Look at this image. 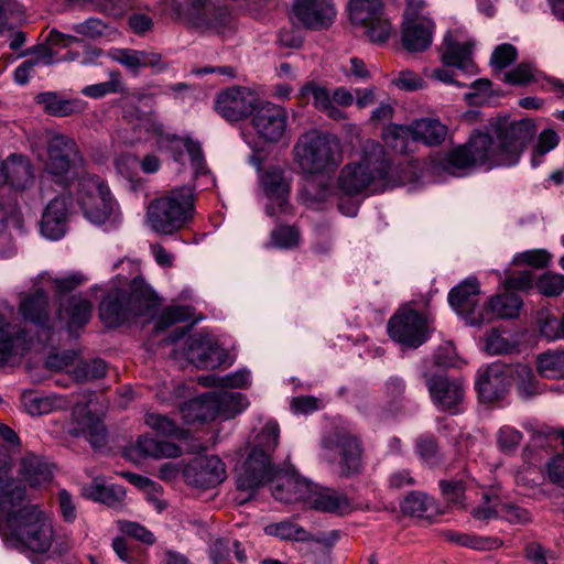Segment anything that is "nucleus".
I'll list each match as a JSON object with an SVG mask.
<instances>
[{"label":"nucleus","mask_w":564,"mask_h":564,"mask_svg":"<svg viewBox=\"0 0 564 564\" xmlns=\"http://www.w3.org/2000/svg\"><path fill=\"white\" fill-rule=\"evenodd\" d=\"M535 133L531 119L499 118L490 123L487 132H477L465 145L453 149L446 162L454 173L476 166H513Z\"/></svg>","instance_id":"obj_1"},{"label":"nucleus","mask_w":564,"mask_h":564,"mask_svg":"<svg viewBox=\"0 0 564 564\" xmlns=\"http://www.w3.org/2000/svg\"><path fill=\"white\" fill-rule=\"evenodd\" d=\"M10 470V463L0 458V535L11 547L46 552L54 538L52 520L37 506L23 505L24 488Z\"/></svg>","instance_id":"obj_2"},{"label":"nucleus","mask_w":564,"mask_h":564,"mask_svg":"<svg viewBox=\"0 0 564 564\" xmlns=\"http://www.w3.org/2000/svg\"><path fill=\"white\" fill-rule=\"evenodd\" d=\"M120 264L131 269L134 275L129 280L127 276L118 274L112 281L113 288L101 301L99 314L108 327L118 326L137 316L145 315L158 303L153 290L137 273L138 268L130 261L122 260Z\"/></svg>","instance_id":"obj_3"},{"label":"nucleus","mask_w":564,"mask_h":564,"mask_svg":"<svg viewBox=\"0 0 564 564\" xmlns=\"http://www.w3.org/2000/svg\"><path fill=\"white\" fill-rule=\"evenodd\" d=\"M31 150L42 165L41 193H44L45 180L62 188L68 187L76 174V166L83 163V155L75 139L55 130L42 131L32 141Z\"/></svg>","instance_id":"obj_4"},{"label":"nucleus","mask_w":564,"mask_h":564,"mask_svg":"<svg viewBox=\"0 0 564 564\" xmlns=\"http://www.w3.org/2000/svg\"><path fill=\"white\" fill-rule=\"evenodd\" d=\"M390 169V159L383 145L373 140H366L352 160L340 170L337 189L347 196H355L367 189H384Z\"/></svg>","instance_id":"obj_5"},{"label":"nucleus","mask_w":564,"mask_h":564,"mask_svg":"<svg viewBox=\"0 0 564 564\" xmlns=\"http://www.w3.org/2000/svg\"><path fill=\"white\" fill-rule=\"evenodd\" d=\"M280 429L276 422L269 421L256 435L251 449L237 469V487L242 491L253 492L269 481L275 485L285 482L286 473L293 469L279 470L272 463V453L279 443Z\"/></svg>","instance_id":"obj_6"},{"label":"nucleus","mask_w":564,"mask_h":564,"mask_svg":"<svg viewBox=\"0 0 564 564\" xmlns=\"http://www.w3.org/2000/svg\"><path fill=\"white\" fill-rule=\"evenodd\" d=\"M194 213V189L191 186L174 187L150 200L145 224L158 235H173L192 221Z\"/></svg>","instance_id":"obj_7"},{"label":"nucleus","mask_w":564,"mask_h":564,"mask_svg":"<svg viewBox=\"0 0 564 564\" xmlns=\"http://www.w3.org/2000/svg\"><path fill=\"white\" fill-rule=\"evenodd\" d=\"M130 124L133 134L131 137H120L124 143L141 142L152 138L160 149L169 150L176 162L182 161L183 150H185L195 174L205 173L206 165L200 144L191 138L167 132L154 113L142 115L135 121H131Z\"/></svg>","instance_id":"obj_8"},{"label":"nucleus","mask_w":564,"mask_h":564,"mask_svg":"<svg viewBox=\"0 0 564 564\" xmlns=\"http://www.w3.org/2000/svg\"><path fill=\"white\" fill-rule=\"evenodd\" d=\"M294 162L305 174H318L341 162L336 137L312 129L302 133L292 149Z\"/></svg>","instance_id":"obj_9"},{"label":"nucleus","mask_w":564,"mask_h":564,"mask_svg":"<svg viewBox=\"0 0 564 564\" xmlns=\"http://www.w3.org/2000/svg\"><path fill=\"white\" fill-rule=\"evenodd\" d=\"M272 495L276 500L284 502L306 501L313 509L323 512L343 514L351 508L345 495L329 488L313 490L312 484L301 478L295 471L286 473L285 482L274 485Z\"/></svg>","instance_id":"obj_10"},{"label":"nucleus","mask_w":564,"mask_h":564,"mask_svg":"<svg viewBox=\"0 0 564 564\" xmlns=\"http://www.w3.org/2000/svg\"><path fill=\"white\" fill-rule=\"evenodd\" d=\"M473 48L474 41L463 30L448 31L440 48L444 67L435 68L432 77L444 84L465 87V84L454 79L455 73L447 66L455 67L465 75H476L478 68L473 58Z\"/></svg>","instance_id":"obj_11"},{"label":"nucleus","mask_w":564,"mask_h":564,"mask_svg":"<svg viewBox=\"0 0 564 564\" xmlns=\"http://www.w3.org/2000/svg\"><path fill=\"white\" fill-rule=\"evenodd\" d=\"M319 458L335 467L343 477H351L362 469V447L350 433L334 432L324 436Z\"/></svg>","instance_id":"obj_12"},{"label":"nucleus","mask_w":564,"mask_h":564,"mask_svg":"<svg viewBox=\"0 0 564 564\" xmlns=\"http://www.w3.org/2000/svg\"><path fill=\"white\" fill-rule=\"evenodd\" d=\"M76 199L84 216L96 225L106 223L117 208L108 185L97 175L87 174L78 180Z\"/></svg>","instance_id":"obj_13"},{"label":"nucleus","mask_w":564,"mask_h":564,"mask_svg":"<svg viewBox=\"0 0 564 564\" xmlns=\"http://www.w3.org/2000/svg\"><path fill=\"white\" fill-rule=\"evenodd\" d=\"M33 335L22 326L15 310L0 302V367L14 364L30 350Z\"/></svg>","instance_id":"obj_14"},{"label":"nucleus","mask_w":564,"mask_h":564,"mask_svg":"<svg viewBox=\"0 0 564 564\" xmlns=\"http://www.w3.org/2000/svg\"><path fill=\"white\" fill-rule=\"evenodd\" d=\"M447 134V126L436 118L416 119L408 126L392 124L382 133L384 142L399 152L405 151V140L409 137L425 145L436 147L445 141Z\"/></svg>","instance_id":"obj_15"},{"label":"nucleus","mask_w":564,"mask_h":564,"mask_svg":"<svg viewBox=\"0 0 564 564\" xmlns=\"http://www.w3.org/2000/svg\"><path fill=\"white\" fill-rule=\"evenodd\" d=\"M348 11L351 23L364 28L372 43H386L395 34L382 0H349Z\"/></svg>","instance_id":"obj_16"},{"label":"nucleus","mask_w":564,"mask_h":564,"mask_svg":"<svg viewBox=\"0 0 564 564\" xmlns=\"http://www.w3.org/2000/svg\"><path fill=\"white\" fill-rule=\"evenodd\" d=\"M426 318L410 306L402 307L388 323L390 337L409 348H416L426 340Z\"/></svg>","instance_id":"obj_17"},{"label":"nucleus","mask_w":564,"mask_h":564,"mask_svg":"<svg viewBox=\"0 0 564 564\" xmlns=\"http://www.w3.org/2000/svg\"><path fill=\"white\" fill-rule=\"evenodd\" d=\"M260 102L258 94L242 86H232L220 91L215 99V110L225 120L236 122L246 119Z\"/></svg>","instance_id":"obj_18"},{"label":"nucleus","mask_w":564,"mask_h":564,"mask_svg":"<svg viewBox=\"0 0 564 564\" xmlns=\"http://www.w3.org/2000/svg\"><path fill=\"white\" fill-rule=\"evenodd\" d=\"M288 118L285 108L264 102L254 109L251 124L259 139L268 143H278L286 135Z\"/></svg>","instance_id":"obj_19"},{"label":"nucleus","mask_w":564,"mask_h":564,"mask_svg":"<svg viewBox=\"0 0 564 564\" xmlns=\"http://www.w3.org/2000/svg\"><path fill=\"white\" fill-rule=\"evenodd\" d=\"M479 291L478 280L467 278L448 294L449 305L469 326L479 327L486 324L482 306L478 305Z\"/></svg>","instance_id":"obj_20"},{"label":"nucleus","mask_w":564,"mask_h":564,"mask_svg":"<svg viewBox=\"0 0 564 564\" xmlns=\"http://www.w3.org/2000/svg\"><path fill=\"white\" fill-rule=\"evenodd\" d=\"M263 196L267 199L265 214L279 217L290 213L289 196L291 184L280 167H270L261 176Z\"/></svg>","instance_id":"obj_21"},{"label":"nucleus","mask_w":564,"mask_h":564,"mask_svg":"<svg viewBox=\"0 0 564 564\" xmlns=\"http://www.w3.org/2000/svg\"><path fill=\"white\" fill-rule=\"evenodd\" d=\"M185 481L197 488H210L226 478L225 465L217 456H199L183 469Z\"/></svg>","instance_id":"obj_22"},{"label":"nucleus","mask_w":564,"mask_h":564,"mask_svg":"<svg viewBox=\"0 0 564 564\" xmlns=\"http://www.w3.org/2000/svg\"><path fill=\"white\" fill-rule=\"evenodd\" d=\"M512 366L495 361L479 372L476 382L479 397L494 402L506 395L511 384Z\"/></svg>","instance_id":"obj_23"},{"label":"nucleus","mask_w":564,"mask_h":564,"mask_svg":"<svg viewBox=\"0 0 564 564\" xmlns=\"http://www.w3.org/2000/svg\"><path fill=\"white\" fill-rule=\"evenodd\" d=\"M122 1L124 4H131L134 0ZM214 2L215 0H155L163 13L193 26L206 24V13L213 9Z\"/></svg>","instance_id":"obj_24"},{"label":"nucleus","mask_w":564,"mask_h":564,"mask_svg":"<svg viewBox=\"0 0 564 564\" xmlns=\"http://www.w3.org/2000/svg\"><path fill=\"white\" fill-rule=\"evenodd\" d=\"M187 358L197 368L214 369L225 359V350L208 334L199 333L187 339Z\"/></svg>","instance_id":"obj_25"},{"label":"nucleus","mask_w":564,"mask_h":564,"mask_svg":"<svg viewBox=\"0 0 564 564\" xmlns=\"http://www.w3.org/2000/svg\"><path fill=\"white\" fill-rule=\"evenodd\" d=\"M433 403L442 411H456L464 400V384L458 379L433 376L426 380Z\"/></svg>","instance_id":"obj_26"},{"label":"nucleus","mask_w":564,"mask_h":564,"mask_svg":"<svg viewBox=\"0 0 564 564\" xmlns=\"http://www.w3.org/2000/svg\"><path fill=\"white\" fill-rule=\"evenodd\" d=\"M293 14L305 28L321 30L333 23L336 11L330 0H296Z\"/></svg>","instance_id":"obj_27"},{"label":"nucleus","mask_w":564,"mask_h":564,"mask_svg":"<svg viewBox=\"0 0 564 564\" xmlns=\"http://www.w3.org/2000/svg\"><path fill=\"white\" fill-rule=\"evenodd\" d=\"M19 314L25 322H30L39 329L50 328V304L47 293L34 283V291L21 295Z\"/></svg>","instance_id":"obj_28"},{"label":"nucleus","mask_w":564,"mask_h":564,"mask_svg":"<svg viewBox=\"0 0 564 564\" xmlns=\"http://www.w3.org/2000/svg\"><path fill=\"white\" fill-rule=\"evenodd\" d=\"M18 474L20 480L32 488H44L53 479V465L44 457L26 452L19 460Z\"/></svg>","instance_id":"obj_29"},{"label":"nucleus","mask_w":564,"mask_h":564,"mask_svg":"<svg viewBox=\"0 0 564 564\" xmlns=\"http://www.w3.org/2000/svg\"><path fill=\"white\" fill-rule=\"evenodd\" d=\"M68 224V200L65 196L53 198L43 212L41 232L51 240H58L66 234Z\"/></svg>","instance_id":"obj_30"},{"label":"nucleus","mask_w":564,"mask_h":564,"mask_svg":"<svg viewBox=\"0 0 564 564\" xmlns=\"http://www.w3.org/2000/svg\"><path fill=\"white\" fill-rule=\"evenodd\" d=\"M3 176L6 184L15 191H25L35 183L34 166L29 158L22 154H10L4 159Z\"/></svg>","instance_id":"obj_31"},{"label":"nucleus","mask_w":564,"mask_h":564,"mask_svg":"<svg viewBox=\"0 0 564 564\" xmlns=\"http://www.w3.org/2000/svg\"><path fill=\"white\" fill-rule=\"evenodd\" d=\"M434 22L431 19L403 22L402 43L409 52H422L432 44Z\"/></svg>","instance_id":"obj_32"},{"label":"nucleus","mask_w":564,"mask_h":564,"mask_svg":"<svg viewBox=\"0 0 564 564\" xmlns=\"http://www.w3.org/2000/svg\"><path fill=\"white\" fill-rule=\"evenodd\" d=\"M521 306L520 296L505 290V293L491 296L488 304L482 306L486 324L495 318H514L519 315Z\"/></svg>","instance_id":"obj_33"},{"label":"nucleus","mask_w":564,"mask_h":564,"mask_svg":"<svg viewBox=\"0 0 564 564\" xmlns=\"http://www.w3.org/2000/svg\"><path fill=\"white\" fill-rule=\"evenodd\" d=\"M300 97L305 101H313L316 109L334 120H341L345 113L333 104L330 91L315 82L306 83L300 90Z\"/></svg>","instance_id":"obj_34"},{"label":"nucleus","mask_w":564,"mask_h":564,"mask_svg":"<svg viewBox=\"0 0 564 564\" xmlns=\"http://www.w3.org/2000/svg\"><path fill=\"white\" fill-rule=\"evenodd\" d=\"M93 304L82 295H72L66 299L58 310V317L65 321L69 328L83 326L88 323Z\"/></svg>","instance_id":"obj_35"},{"label":"nucleus","mask_w":564,"mask_h":564,"mask_svg":"<svg viewBox=\"0 0 564 564\" xmlns=\"http://www.w3.org/2000/svg\"><path fill=\"white\" fill-rule=\"evenodd\" d=\"M83 495L109 507H117L126 497V489L120 485H106L104 479L97 477L83 488Z\"/></svg>","instance_id":"obj_36"},{"label":"nucleus","mask_w":564,"mask_h":564,"mask_svg":"<svg viewBox=\"0 0 564 564\" xmlns=\"http://www.w3.org/2000/svg\"><path fill=\"white\" fill-rule=\"evenodd\" d=\"M217 405L213 404L209 392L184 403L180 413L185 423L206 422L217 416Z\"/></svg>","instance_id":"obj_37"},{"label":"nucleus","mask_w":564,"mask_h":564,"mask_svg":"<svg viewBox=\"0 0 564 564\" xmlns=\"http://www.w3.org/2000/svg\"><path fill=\"white\" fill-rule=\"evenodd\" d=\"M35 100L44 111L55 117H66L82 110V104L76 99H66L56 91H44L36 95Z\"/></svg>","instance_id":"obj_38"},{"label":"nucleus","mask_w":564,"mask_h":564,"mask_svg":"<svg viewBox=\"0 0 564 564\" xmlns=\"http://www.w3.org/2000/svg\"><path fill=\"white\" fill-rule=\"evenodd\" d=\"M85 411L86 409L83 406H77L74 410V416L79 424L74 432L83 434L94 447L102 446L106 442V429L99 419L89 413L85 414Z\"/></svg>","instance_id":"obj_39"},{"label":"nucleus","mask_w":564,"mask_h":564,"mask_svg":"<svg viewBox=\"0 0 564 564\" xmlns=\"http://www.w3.org/2000/svg\"><path fill=\"white\" fill-rule=\"evenodd\" d=\"M21 404L26 413L37 416L62 409L65 401L57 395H43L34 391H24L21 394Z\"/></svg>","instance_id":"obj_40"},{"label":"nucleus","mask_w":564,"mask_h":564,"mask_svg":"<svg viewBox=\"0 0 564 564\" xmlns=\"http://www.w3.org/2000/svg\"><path fill=\"white\" fill-rule=\"evenodd\" d=\"M518 395L523 400L532 399L544 392V386L527 365L512 366V377Z\"/></svg>","instance_id":"obj_41"},{"label":"nucleus","mask_w":564,"mask_h":564,"mask_svg":"<svg viewBox=\"0 0 564 564\" xmlns=\"http://www.w3.org/2000/svg\"><path fill=\"white\" fill-rule=\"evenodd\" d=\"M213 404L217 405V415L230 419L241 413L249 405L246 397L239 392L226 390L209 392Z\"/></svg>","instance_id":"obj_42"},{"label":"nucleus","mask_w":564,"mask_h":564,"mask_svg":"<svg viewBox=\"0 0 564 564\" xmlns=\"http://www.w3.org/2000/svg\"><path fill=\"white\" fill-rule=\"evenodd\" d=\"M335 188L329 180L324 177L314 178L306 183L302 192V199L307 207L319 209L324 203H327L335 196Z\"/></svg>","instance_id":"obj_43"},{"label":"nucleus","mask_w":564,"mask_h":564,"mask_svg":"<svg viewBox=\"0 0 564 564\" xmlns=\"http://www.w3.org/2000/svg\"><path fill=\"white\" fill-rule=\"evenodd\" d=\"M137 448L143 456L153 458H174L182 454V449L176 444L158 441L148 435L138 438Z\"/></svg>","instance_id":"obj_44"},{"label":"nucleus","mask_w":564,"mask_h":564,"mask_svg":"<svg viewBox=\"0 0 564 564\" xmlns=\"http://www.w3.org/2000/svg\"><path fill=\"white\" fill-rule=\"evenodd\" d=\"M538 372L549 379H564V349L547 350L538 356Z\"/></svg>","instance_id":"obj_45"},{"label":"nucleus","mask_w":564,"mask_h":564,"mask_svg":"<svg viewBox=\"0 0 564 564\" xmlns=\"http://www.w3.org/2000/svg\"><path fill=\"white\" fill-rule=\"evenodd\" d=\"M517 346V338L500 328H491L485 336V350L490 355L510 354Z\"/></svg>","instance_id":"obj_46"},{"label":"nucleus","mask_w":564,"mask_h":564,"mask_svg":"<svg viewBox=\"0 0 564 564\" xmlns=\"http://www.w3.org/2000/svg\"><path fill=\"white\" fill-rule=\"evenodd\" d=\"M206 24H197L196 28L212 30L224 34L234 28V18L226 6H221L219 0H215L213 9L206 13Z\"/></svg>","instance_id":"obj_47"},{"label":"nucleus","mask_w":564,"mask_h":564,"mask_svg":"<svg viewBox=\"0 0 564 564\" xmlns=\"http://www.w3.org/2000/svg\"><path fill=\"white\" fill-rule=\"evenodd\" d=\"M198 380L203 386L207 387L248 388L251 382V375L247 369H239L224 377L206 376L200 377Z\"/></svg>","instance_id":"obj_48"},{"label":"nucleus","mask_w":564,"mask_h":564,"mask_svg":"<svg viewBox=\"0 0 564 564\" xmlns=\"http://www.w3.org/2000/svg\"><path fill=\"white\" fill-rule=\"evenodd\" d=\"M434 501L423 492L409 494L401 503L402 511L414 517H430L434 510Z\"/></svg>","instance_id":"obj_49"},{"label":"nucleus","mask_w":564,"mask_h":564,"mask_svg":"<svg viewBox=\"0 0 564 564\" xmlns=\"http://www.w3.org/2000/svg\"><path fill=\"white\" fill-rule=\"evenodd\" d=\"M265 533L283 540L316 541L304 528L290 521L269 524L265 527Z\"/></svg>","instance_id":"obj_50"},{"label":"nucleus","mask_w":564,"mask_h":564,"mask_svg":"<svg viewBox=\"0 0 564 564\" xmlns=\"http://www.w3.org/2000/svg\"><path fill=\"white\" fill-rule=\"evenodd\" d=\"M145 424L156 433L164 436H172L176 438L185 436L183 429H181L174 420L163 414L148 413L145 415Z\"/></svg>","instance_id":"obj_51"},{"label":"nucleus","mask_w":564,"mask_h":564,"mask_svg":"<svg viewBox=\"0 0 564 564\" xmlns=\"http://www.w3.org/2000/svg\"><path fill=\"white\" fill-rule=\"evenodd\" d=\"M85 280V276L79 272L69 273L58 278H53L50 273L43 272L39 274L36 279V284H40L44 289V286L48 282H51L55 286L57 292L63 293L74 290L76 286L80 285Z\"/></svg>","instance_id":"obj_52"},{"label":"nucleus","mask_w":564,"mask_h":564,"mask_svg":"<svg viewBox=\"0 0 564 564\" xmlns=\"http://www.w3.org/2000/svg\"><path fill=\"white\" fill-rule=\"evenodd\" d=\"M444 538L449 542L474 550L492 549L496 544V542L490 539L480 538L468 533H460L453 530L445 531Z\"/></svg>","instance_id":"obj_53"},{"label":"nucleus","mask_w":564,"mask_h":564,"mask_svg":"<svg viewBox=\"0 0 564 564\" xmlns=\"http://www.w3.org/2000/svg\"><path fill=\"white\" fill-rule=\"evenodd\" d=\"M107 56L124 66L132 73H138L142 68V51L131 48H111Z\"/></svg>","instance_id":"obj_54"},{"label":"nucleus","mask_w":564,"mask_h":564,"mask_svg":"<svg viewBox=\"0 0 564 564\" xmlns=\"http://www.w3.org/2000/svg\"><path fill=\"white\" fill-rule=\"evenodd\" d=\"M72 371L77 380L87 381L104 377L107 371V365L101 359L79 361Z\"/></svg>","instance_id":"obj_55"},{"label":"nucleus","mask_w":564,"mask_h":564,"mask_svg":"<svg viewBox=\"0 0 564 564\" xmlns=\"http://www.w3.org/2000/svg\"><path fill=\"white\" fill-rule=\"evenodd\" d=\"M558 140L557 133L551 129H545L540 133L536 147L531 156L533 167L538 166L542 158L558 144Z\"/></svg>","instance_id":"obj_56"},{"label":"nucleus","mask_w":564,"mask_h":564,"mask_svg":"<svg viewBox=\"0 0 564 564\" xmlns=\"http://www.w3.org/2000/svg\"><path fill=\"white\" fill-rule=\"evenodd\" d=\"M193 316L194 312L191 306H170L161 314L158 328L164 329L175 323L189 321Z\"/></svg>","instance_id":"obj_57"},{"label":"nucleus","mask_w":564,"mask_h":564,"mask_svg":"<svg viewBox=\"0 0 564 564\" xmlns=\"http://www.w3.org/2000/svg\"><path fill=\"white\" fill-rule=\"evenodd\" d=\"M538 290L545 296H557L564 292V275L547 272L536 281Z\"/></svg>","instance_id":"obj_58"},{"label":"nucleus","mask_w":564,"mask_h":564,"mask_svg":"<svg viewBox=\"0 0 564 564\" xmlns=\"http://www.w3.org/2000/svg\"><path fill=\"white\" fill-rule=\"evenodd\" d=\"M522 440V433L512 426L505 425L500 427L497 433V445L498 448L506 453H513Z\"/></svg>","instance_id":"obj_59"},{"label":"nucleus","mask_w":564,"mask_h":564,"mask_svg":"<svg viewBox=\"0 0 564 564\" xmlns=\"http://www.w3.org/2000/svg\"><path fill=\"white\" fill-rule=\"evenodd\" d=\"M539 328L542 337L547 340H556L563 338V316L557 319L549 313H543L539 317Z\"/></svg>","instance_id":"obj_60"},{"label":"nucleus","mask_w":564,"mask_h":564,"mask_svg":"<svg viewBox=\"0 0 564 564\" xmlns=\"http://www.w3.org/2000/svg\"><path fill=\"white\" fill-rule=\"evenodd\" d=\"M517 58V50L509 43L497 46L491 55L490 64L495 70H502Z\"/></svg>","instance_id":"obj_61"},{"label":"nucleus","mask_w":564,"mask_h":564,"mask_svg":"<svg viewBox=\"0 0 564 564\" xmlns=\"http://www.w3.org/2000/svg\"><path fill=\"white\" fill-rule=\"evenodd\" d=\"M551 259L550 253L544 249H533L517 253L513 262L517 264L525 263L534 268L545 267Z\"/></svg>","instance_id":"obj_62"},{"label":"nucleus","mask_w":564,"mask_h":564,"mask_svg":"<svg viewBox=\"0 0 564 564\" xmlns=\"http://www.w3.org/2000/svg\"><path fill=\"white\" fill-rule=\"evenodd\" d=\"M300 235L294 227L284 226L272 231V243L278 248H292L297 245Z\"/></svg>","instance_id":"obj_63"},{"label":"nucleus","mask_w":564,"mask_h":564,"mask_svg":"<svg viewBox=\"0 0 564 564\" xmlns=\"http://www.w3.org/2000/svg\"><path fill=\"white\" fill-rule=\"evenodd\" d=\"M524 557L531 564H549V560H553V552L545 549L538 542H529L524 546Z\"/></svg>","instance_id":"obj_64"}]
</instances>
